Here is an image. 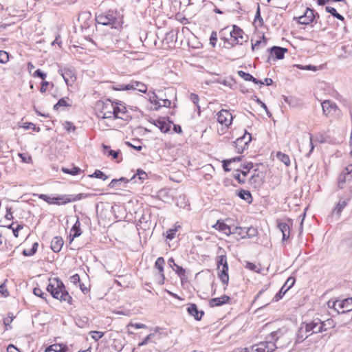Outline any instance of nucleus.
Here are the masks:
<instances>
[{"mask_svg": "<svg viewBox=\"0 0 352 352\" xmlns=\"http://www.w3.org/2000/svg\"><path fill=\"white\" fill-rule=\"evenodd\" d=\"M53 281L54 283L48 284L47 291L53 298L72 304V298L66 290L63 283L58 278H54Z\"/></svg>", "mask_w": 352, "mask_h": 352, "instance_id": "f257e3e1", "label": "nucleus"}, {"mask_svg": "<svg viewBox=\"0 0 352 352\" xmlns=\"http://www.w3.org/2000/svg\"><path fill=\"white\" fill-rule=\"evenodd\" d=\"M228 28H223L220 31L221 38L224 41L225 43L231 45V47L235 45H242L243 42H247L248 36L245 34L243 30L236 25L232 26V30L229 32L230 36V40L223 36V34H226V31Z\"/></svg>", "mask_w": 352, "mask_h": 352, "instance_id": "f03ea898", "label": "nucleus"}, {"mask_svg": "<svg viewBox=\"0 0 352 352\" xmlns=\"http://www.w3.org/2000/svg\"><path fill=\"white\" fill-rule=\"evenodd\" d=\"M282 336L283 333L280 329L273 331L267 337L268 341L261 342L257 344H254L250 350L253 352H272L277 348L274 342Z\"/></svg>", "mask_w": 352, "mask_h": 352, "instance_id": "7ed1b4c3", "label": "nucleus"}, {"mask_svg": "<svg viewBox=\"0 0 352 352\" xmlns=\"http://www.w3.org/2000/svg\"><path fill=\"white\" fill-rule=\"evenodd\" d=\"M96 109L99 111L98 116L102 119L113 118L115 113V104L110 100L98 101L96 104Z\"/></svg>", "mask_w": 352, "mask_h": 352, "instance_id": "20e7f679", "label": "nucleus"}, {"mask_svg": "<svg viewBox=\"0 0 352 352\" xmlns=\"http://www.w3.org/2000/svg\"><path fill=\"white\" fill-rule=\"evenodd\" d=\"M322 109L323 114L327 117H336L340 118L342 116L341 110L338 108L337 104L329 100H324L322 103Z\"/></svg>", "mask_w": 352, "mask_h": 352, "instance_id": "39448f33", "label": "nucleus"}, {"mask_svg": "<svg viewBox=\"0 0 352 352\" xmlns=\"http://www.w3.org/2000/svg\"><path fill=\"white\" fill-rule=\"evenodd\" d=\"M91 197V194L79 193L77 195H62L54 197V204L60 205Z\"/></svg>", "mask_w": 352, "mask_h": 352, "instance_id": "423d86ee", "label": "nucleus"}, {"mask_svg": "<svg viewBox=\"0 0 352 352\" xmlns=\"http://www.w3.org/2000/svg\"><path fill=\"white\" fill-rule=\"evenodd\" d=\"M96 21L97 23L102 25H111L117 21L116 13L113 10H109L106 12L99 14L96 16Z\"/></svg>", "mask_w": 352, "mask_h": 352, "instance_id": "0eeeda50", "label": "nucleus"}, {"mask_svg": "<svg viewBox=\"0 0 352 352\" xmlns=\"http://www.w3.org/2000/svg\"><path fill=\"white\" fill-rule=\"evenodd\" d=\"M252 140V135L247 131H245V134L237 138L233 144L236 149L238 153H242L246 148H248V144Z\"/></svg>", "mask_w": 352, "mask_h": 352, "instance_id": "6e6552de", "label": "nucleus"}, {"mask_svg": "<svg viewBox=\"0 0 352 352\" xmlns=\"http://www.w3.org/2000/svg\"><path fill=\"white\" fill-rule=\"evenodd\" d=\"M319 18V14L314 10L307 8L305 14L298 17V23L303 25H309L315 19Z\"/></svg>", "mask_w": 352, "mask_h": 352, "instance_id": "1a4fd4ad", "label": "nucleus"}, {"mask_svg": "<svg viewBox=\"0 0 352 352\" xmlns=\"http://www.w3.org/2000/svg\"><path fill=\"white\" fill-rule=\"evenodd\" d=\"M336 311L338 314H345L352 311V296L342 300H338Z\"/></svg>", "mask_w": 352, "mask_h": 352, "instance_id": "9d476101", "label": "nucleus"}, {"mask_svg": "<svg viewBox=\"0 0 352 352\" xmlns=\"http://www.w3.org/2000/svg\"><path fill=\"white\" fill-rule=\"evenodd\" d=\"M58 73L63 76L67 86H72L76 81V76L72 69H60Z\"/></svg>", "mask_w": 352, "mask_h": 352, "instance_id": "9b49d317", "label": "nucleus"}, {"mask_svg": "<svg viewBox=\"0 0 352 352\" xmlns=\"http://www.w3.org/2000/svg\"><path fill=\"white\" fill-rule=\"evenodd\" d=\"M233 116L230 111L221 109L217 113V121L221 124L228 126L231 124Z\"/></svg>", "mask_w": 352, "mask_h": 352, "instance_id": "f8f14e48", "label": "nucleus"}, {"mask_svg": "<svg viewBox=\"0 0 352 352\" xmlns=\"http://www.w3.org/2000/svg\"><path fill=\"white\" fill-rule=\"evenodd\" d=\"M294 283L295 278L294 277L291 276L288 278L284 285L280 288L279 292L274 296L272 300L274 302H277L280 298H282L285 294L294 285Z\"/></svg>", "mask_w": 352, "mask_h": 352, "instance_id": "ddd939ff", "label": "nucleus"}, {"mask_svg": "<svg viewBox=\"0 0 352 352\" xmlns=\"http://www.w3.org/2000/svg\"><path fill=\"white\" fill-rule=\"evenodd\" d=\"M155 126L158 127L162 133H167L170 131V124L172 122L167 120L166 118H160L156 120L151 122Z\"/></svg>", "mask_w": 352, "mask_h": 352, "instance_id": "4468645a", "label": "nucleus"}, {"mask_svg": "<svg viewBox=\"0 0 352 352\" xmlns=\"http://www.w3.org/2000/svg\"><path fill=\"white\" fill-rule=\"evenodd\" d=\"M127 113L126 107L121 102H116L115 104V113H113V119L125 120V115Z\"/></svg>", "mask_w": 352, "mask_h": 352, "instance_id": "2eb2a0df", "label": "nucleus"}, {"mask_svg": "<svg viewBox=\"0 0 352 352\" xmlns=\"http://www.w3.org/2000/svg\"><path fill=\"white\" fill-rule=\"evenodd\" d=\"M188 313L192 316L196 320H200L204 314L203 311H199L195 304H190L187 308Z\"/></svg>", "mask_w": 352, "mask_h": 352, "instance_id": "dca6fc26", "label": "nucleus"}, {"mask_svg": "<svg viewBox=\"0 0 352 352\" xmlns=\"http://www.w3.org/2000/svg\"><path fill=\"white\" fill-rule=\"evenodd\" d=\"M272 55H274L276 59H283L285 56V54L287 52V49L285 47L273 46L268 50Z\"/></svg>", "mask_w": 352, "mask_h": 352, "instance_id": "f3484780", "label": "nucleus"}, {"mask_svg": "<svg viewBox=\"0 0 352 352\" xmlns=\"http://www.w3.org/2000/svg\"><path fill=\"white\" fill-rule=\"evenodd\" d=\"M230 300V298L227 295H223L219 298H212L209 301V305L210 307H217V306H221L224 304L228 303Z\"/></svg>", "mask_w": 352, "mask_h": 352, "instance_id": "a211bd4d", "label": "nucleus"}, {"mask_svg": "<svg viewBox=\"0 0 352 352\" xmlns=\"http://www.w3.org/2000/svg\"><path fill=\"white\" fill-rule=\"evenodd\" d=\"M168 263L169 265V266L175 272V273L180 277L181 279L183 278V277L185 276V273H186V271L185 270L177 265L175 263V261L173 258H170L168 260Z\"/></svg>", "mask_w": 352, "mask_h": 352, "instance_id": "6ab92c4d", "label": "nucleus"}, {"mask_svg": "<svg viewBox=\"0 0 352 352\" xmlns=\"http://www.w3.org/2000/svg\"><path fill=\"white\" fill-rule=\"evenodd\" d=\"M213 228H215L216 230L222 232L223 234L226 235L231 234L232 228L230 226L226 224L221 220H218L216 224L213 226Z\"/></svg>", "mask_w": 352, "mask_h": 352, "instance_id": "aec40b11", "label": "nucleus"}, {"mask_svg": "<svg viewBox=\"0 0 352 352\" xmlns=\"http://www.w3.org/2000/svg\"><path fill=\"white\" fill-rule=\"evenodd\" d=\"M82 234V231L80 229V223L79 219L78 218L74 225L71 229L70 231V243L74 240V238L78 237Z\"/></svg>", "mask_w": 352, "mask_h": 352, "instance_id": "412c9836", "label": "nucleus"}, {"mask_svg": "<svg viewBox=\"0 0 352 352\" xmlns=\"http://www.w3.org/2000/svg\"><path fill=\"white\" fill-rule=\"evenodd\" d=\"M63 243L64 242L62 237L55 236L51 241V249L54 252H59L63 248Z\"/></svg>", "mask_w": 352, "mask_h": 352, "instance_id": "4be33fe9", "label": "nucleus"}, {"mask_svg": "<svg viewBox=\"0 0 352 352\" xmlns=\"http://www.w3.org/2000/svg\"><path fill=\"white\" fill-rule=\"evenodd\" d=\"M228 265L226 264L224 266H222V269L219 270V278L223 283V284L227 285L229 281V276H228Z\"/></svg>", "mask_w": 352, "mask_h": 352, "instance_id": "5701e85b", "label": "nucleus"}, {"mask_svg": "<svg viewBox=\"0 0 352 352\" xmlns=\"http://www.w3.org/2000/svg\"><path fill=\"white\" fill-rule=\"evenodd\" d=\"M278 228L283 233V241L288 239L290 234V228L289 224L285 222H280L278 223Z\"/></svg>", "mask_w": 352, "mask_h": 352, "instance_id": "b1692460", "label": "nucleus"}, {"mask_svg": "<svg viewBox=\"0 0 352 352\" xmlns=\"http://www.w3.org/2000/svg\"><path fill=\"white\" fill-rule=\"evenodd\" d=\"M238 74L240 77L243 78L246 81H252L255 84H260L263 85L264 82H262V80H257L254 77H253L250 74L246 73L243 71H239Z\"/></svg>", "mask_w": 352, "mask_h": 352, "instance_id": "393cba45", "label": "nucleus"}, {"mask_svg": "<svg viewBox=\"0 0 352 352\" xmlns=\"http://www.w3.org/2000/svg\"><path fill=\"white\" fill-rule=\"evenodd\" d=\"M130 85H133L131 90H138V91L144 94L147 91V86L142 82L131 80L130 82Z\"/></svg>", "mask_w": 352, "mask_h": 352, "instance_id": "a878e982", "label": "nucleus"}, {"mask_svg": "<svg viewBox=\"0 0 352 352\" xmlns=\"http://www.w3.org/2000/svg\"><path fill=\"white\" fill-rule=\"evenodd\" d=\"M231 234H235L236 235V240H239L241 239H245L246 234H245V228H241V227H234L232 228Z\"/></svg>", "mask_w": 352, "mask_h": 352, "instance_id": "bb28decb", "label": "nucleus"}, {"mask_svg": "<svg viewBox=\"0 0 352 352\" xmlns=\"http://www.w3.org/2000/svg\"><path fill=\"white\" fill-rule=\"evenodd\" d=\"M348 204V200L340 199L333 209V212L340 216L343 209L346 207Z\"/></svg>", "mask_w": 352, "mask_h": 352, "instance_id": "cd10ccee", "label": "nucleus"}, {"mask_svg": "<svg viewBox=\"0 0 352 352\" xmlns=\"http://www.w3.org/2000/svg\"><path fill=\"white\" fill-rule=\"evenodd\" d=\"M237 195L241 199L245 200L248 204H251L252 202V197L249 190H241Z\"/></svg>", "mask_w": 352, "mask_h": 352, "instance_id": "c85d7f7f", "label": "nucleus"}, {"mask_svg": "<svg viewBox=\"0 0 352 352\" xmlns=\"http://www.w3.org/2000/svg\"><path fill=\"white\" fill-rule=\"evenodd\" d=\"M312 326V333H318L322 332V325H321V320L316 318L311 321Z\"/></svg>", "mask_w": 352, "mask_h": 352, "instance_id": "c756f323", "label": "nucleus"}, {"mask_svg": "<svg viewBox=\"0 0 352 352\" xmlns=\"http://www.w3.org/2000/svg\"><path fill=\"white\" fill-rule=\"evenodd\" d=\"M147 178V174L142 170H138L136 175H134L131 180H134V182H138V179L140 183H142Z\"/></svg>", "mask_w": 352, "mask_h": 352, "instance_id": "7c9ffc66", "label": "nucleus"}, {"mask_svg": "<svg viewBox=\"0 0 352 352\" xmlns=\"http://www.w3.org/2000/svg\"><path fill=\"white\" fill-rule=\"evenodd\" d=\"M165 264V261L163 257H158L155 263V267L158 270L161 276H163L164 274V265Z\"/></svg>", "mask_w": 352, "mask_h": 352, "instance_id": "2f4dec72", "label": "nucleus"}, {"mask_svg": "<svg viewBox=\"0 0 352 352\" xmlns=\"http://www.w3.org/2000/svg\"><path fill=\"white\" fill-rule=\"evenodd\" d=\"M321 325H322V331H326L329 329H331L336 326V322L333 320L329 318L326 320L325 321H321Z\"/></svg>", "mask_w": 352, "mask_h": 352, "instance_id": "473e14b6", "label": "nucleus"}, {"mask_svg": "<svg viewBox=\"0 0 352 352\" xmlns=\"http://www.w3.org/2000/svg\"><path fill=\"white\" fill-rule=\"evenodd\" d=\"M148 219L149 217L143 214L139 219L138 226L143 230L148 229L149 228Z\"/></svg>", "mask_w": 352, "mask_h": 352, "instance_id": "72a5a7b5", "label": "nucleus"}, {"mask_svg": "<svg viewBox=\"0 0 352 352\" xmlns=\"http://www.w3.org/2000/svg\"><path fill=\"white\" fill-rule=\"evenodd\" d=\"M325 10L327 12L330 13L332 16H333L335 18L338 19V20H340L342 21L344 20V16L342 15H341L340 14H339L334 8L331 7V6H327L325 8Z\"/></svg>", "mask_w": 352, "mask_h": 352, "instance_id": "f704fd0d", "label": "nucleus"}, {"mask_svg": "<svg viewBox=\"0 0 352 352\" xmlns=\"http://www.w3.org/2000/svg\"><path fill=\"white\" fill-rule=\"evenodd\" d=\"M62 171L65 173L69 174L72 175H78L81 172V169L76 166H72V168H63Z\"/></svg>", "mask_w": 352, "mask_h": 352, "instance_id": "c9c22d12", "label": "nucleus"}, {"mask_svg": "<svg viewBox=\"0 0 352 352\" xmlns=\"http://www.w3.org/2000/svg\"><path fill=\"white\" fill-rule=\"evenodd\" d=\"M276 157L283 164H285L287 166H289L290 165V159L289 155H287V154L283 153L281 152H278L276 154Z\"/></svg>", "mask_w": 352, "mask_h": 352, "instance_id": "e433bc0d", "label": "nucleus"}, {"mask_svg": "<svg viewBox=\"0 0 352 352\" xmlns=\"http://www.w3.org/2000/svg\"><path fill=\"white\" fill-rule=\"evenodd\" d=\"M252 41V50L254 51L257 47L258 46H265L267 45V38H265V35L263 34L262 36V40H257L254 43H252L253 39L251 40Z\"/></svg>", "mask_w": 352, "mask_h": 352, "instance_id": "4c0bfd02", "label": "nucleus"}, {"mask_svg": "<svg viewBox=\"0 0 352 352\" xmlns=\"http://www.w3.org/2000/svg\"><path fill=\"white\" fill-rule=\"evenodd\" d=\"M309 337V335L307 333H305V331H301V328L299 327L297 334H296V343H300L303 342L306 338Z\"/></svg>", "mask_w": 352, "mask_h": 352, "instance_id": "58836bf2", "label": "nucleus"}, {"mask_svg": "<svg viewBox=\"0 0 352 352\" xmlns=\"http://www.w3.org/2000/svg\"><path fill=\"white\" fill-rule=\"evenodd\" d=\"M67 98H60L58 101V102L54 105V109L58 110L60 107H71V104L67 103Z\"/></svg>", "mask_w": 352, "mask_h": 352, "instance_id": "ea45409f", "label": "nucleus"}, {"mask_svg": "<svg viewBox=\"0 0 352 352\" xmlns=\"http://www.w3.org/2000/svg\"><path fill=\"white\" fill-rule=\"evenodd\" d=\"M301 328V331H305V333H307V335L311 336L314 333H312V326H311V322H309V323H305V322H302L301 324H300V327Z\"/></svg>", "mask_w": 352, "mask_h": 352, "instance_id": "a19ab883", "label": "nucleus"}, {"mask_svg": "<svg viewBox=\"0 0 352 352\" xmlns=\"http://www.w3.org/2000/svg\"><path fill=\"white\" fill-rule=\"evenodd\" d=\"M135 327L136 329H146L147 328L146 325L142 323H132L130 322L127 326V331L129 334H133V332L131 331V328Z\"/></svg>", "mask_w": 352, "mask_h": 352, "instance_id": "79ce46f5", "label": "nucleus"}, {"mask_svg": "<svg viewBox=\"0 0 352 352\" xmlns=\"http://www.w3.org/2000/svg\"><path fill=\"white\" fill-rule=\"evenodd\" d=\"M351 178L348 177L346 175L341 173L338 177V184L340 189L344 188V185L346 181L351 180Z\"/></svg>", "mask_w": 352, "mask_h": 352, "instance_id": "37998d69", "label": "nucleus"}, {"mask_svg": "<svg viewBox=\"0 0 352 352\" xmlns=\"http://www.w3.org/2000/svg\"><path fill=\"white\" fill-rule=\"evenodd\" d=\"M257 229L254 227L245 228L246 238L251 239L257 234Z\"/></svg>", "mask_w": 352, "mask_h": 352, "instance_id": "c03bdc74", "label": "nucleus"}, {"mask_svg": "<svg viewBox=\"0 0 352 352\" xmlns=\"http://www.w3.org/2000/svg\"><path fill=\"white\" fill-rule=\"evenodd\" d=\"M242 167L243 170H241V174L243 175V177H245L250 172V170L253 168V163L247 162L246 164H243Z\"/></svg>", "mask_w": 352, "mask_h": 352, "instance_id": "a18cd8bd", "label": "nucleus"}, {"mask_svg": "<svg viewBox=\"0 0 352 352\" xmlns=\"http://www.w3.org/2000/svg\"><path fill=\"white\" fill-rule=\"evenodd\" d=\"M89 177L101 179L104 181L108 178V177L103 172H102L100 170H96L95 172L92 175H89Z\"/></svg>", "mask_w": 352, "mask_h": 352, "instance_id": "49530a36", "label": "nucleus"}, {"mask_svg": "<svg viewBox=\"0 0 352 352\" xmlns=\"http://www.w3.org/2000/svg\"><path fill=\"white\" fill-rule=\"evenodd\" d=\"M227 263V258L226 254H221L217 256V267L220 268V266H224Z\"/></svg>", "mask_w": 352, "mask_h": 352, "instance_id": "de8ad7c7", "label": "nucleus"}, {"mask_svg": "<svg viewBox=\"0 0 352 352\" xmlns=\"http://www.w3.org/2000/svg\"><path fill=\"white\" fill-rule=\"evenodd\" d=\"M33 292L35 296L41 297L46 300V296H47V294H45L41 288L35 287Z\"/></svg>", "mask_w": 352, "mask_h": 352, "instance_id": "09e8293b", "label": "nucleus"}, {"mask_svg": "<svg viewBox=\"0 0 352 352\" xmlns=\"http://www.w3.org/2000/svg\"><path fill=\"white\" fill-rule=\"evenodd\" d=\"M9 60V54L3 50H0V63L5 64Z\"/></svg>", "mask_w": 352, "mask_h": 352, "instance_id": "8fccbe9b", "label": "nucleus"}, {"mask_svg": "<svg viewBox=\"0 0 352 352\" xmlns=\"http://www.w3.org/2000/svg\"><path fill=\"white\" fill-rule=\"evenodd\" d=\"M133 88V85H130V83L127 85H118L116 87H113V89L117 91H124V90H131Z\"/></svg>", "mask_w": 352, "mask_h": 352, "instance_id": "3c124183", "label": "nucleus"}, {"mask_svg": "<svg viewBox=\"0 0 352 352\" xmlns=\"http://www.w3.org/2000/svg\"><path fill=\"white\" fill-rule=\"evenodd\" d=\"M7 280H6L1 285H0V294L3 296L4 297H8L9 296V292L7 289V287L6 285V282Z\"/></svg>", "mask_w": 352, "mask_h": 352, "instance_id": "603ef678", "label": "nucleus"}, {"mask_svg": "<svg viewBox=\"0 0 352 352\" xmlns=\"http://www.w3.org/2000/svg\"><path fill=\"white\" fill-rule=\"evenodd\" d=\"M190 100L197 106L198 111H200V107L199 105V98L196 94H191L190 96Z\"/></svg>", "mask_w": 352, "mask_h": 352, "instance_id": "864d4df0", "label": "nucleus"}, {"mask_svg": "<svg viewBox=\"0 0 352 352\" xmlns=\"http://www.w3.org/2000/svg\"><path fill=\"white\" fill-rule=\"evenodd\" d=\"M91 338L95 340H98L99 339H100L101 338L103 337L104 336V333L102 332V331H91Z\"/></svg>", "mask_w": 352, "mask_h": 352, "instance_id": "5fc2aeb1", "label": "nucleus"}, {"mask_svg": "<svg viewBox=\"0 0 352 352\" xmlns=\"http://www.w3.org/2000/svg\"><path fill=\"white\" fill-rule=\"evenodd\" d=\"M245 267L256 272H259L260 270L258 266L251 262H247Z\"/></svg>", "mask_w": 352, "mask_h": 352, "instance_id": "6e6d98bb", "label": "nucleus"}, {"mask_svg": "<svg viewBox=\"0 0 352 352\" xmlns=\"http://www.w3.org/2000/svg\"><path fill=\"white\" fill-rule=\"evenodd\" d=\"M217 41V34L216 32L213 31V32H212L210 37V44L212 47H215Z\"/></svg>", "mask_w": 352, "mask_h": 352, "instance_id": "4d7b16f0", "label": "nucleus"}, {"mask_svg": "<svg viewBox=\"0 0 352 352\" xmlns=\"http://www.w3.org/2000/svg\"><path fill=\"white\" fill-rule=\"evenodd\" d=\"M23 127L25 129H32L34 131L38 132L40 131V129L38 127L36 128L35 124L32 122H25Z\"/></svg>", "mask_w": 352, "mask_h": 352, "instance_id": "13d9d810", "label": "nucleus"}, {"mask_svg": "<svg viewBox=\"0 0 352 352\" xmlns=\"http://www.w3.org/2000/svg\"><path fill=\"white\" fill-rule=\"evenodd\" d=\"M64 127L69 132L74 131L76 129V126H74V124L71 122H68V121L65 122Z\"/></svg>", "mask_w": 352, "mask_h": 352, "instance_id": "bf43d9fd", "label": "nucleus"}, {"mask_svg": "<svg viewBox=\"0 0 352 352\" xmlns=\"http://www.w3.org/2000/svg\"><path fill=\"white\" fill-rule=\"evenodd\" d=\"M257 20L259 22V25H261L263 23V20L261 16L259 6L257 8V11L255 14L254 23H257Z\"/></svg>", "mask_w": 352, "mask_h": 352, "instance_id": "052dcab7", "label": "nucleus"}, {"mask_svg": "<svg viewBox=\"0 0 352 352\" xmlns=\"http://www.w3.org/2000/svg\"><path fill=\"white\" fill-rule=\"evenodd\" d=\"M342 173L346 175L348 177L351 178L352 177V175H351V173H352V164L348 165L345 168V169L342 171Z\"/></svg>", "mask_w": 352, "mask_h": 352, "instance_id": "680f3d73", "label": "nucleus"}, {"mask_svg": "<svg viewBox=\"0 0 352 352\" xmlns=\"http://www.w3.org/2000/svg\"><path fill=\"white\" fill-rule=\"evenodd\" d=\"M13 318H14L13 316H8L3 319V323H4L5 326L6 327L7 329L12 328V327L10 324L12 322Z\"/></svg>", "mask_w": 352, "mask_h": 352, "instance_id": "e2e57ef3", "label": "nucleus"}, {"mask_svg": "<svg viewBox=\"0 0 352 352\" xmlns=\"http://www.w3.org/2000/svg\"><path fill=\"white\" fill-rule=\"evenodd\" d=\"M296 66H297L298 68L301 69H305V70L316 71V69H317L315 66H313V65H305V66L300 65H297Z\"/></svg>", "mask_w": 352, "mask_h": 352, "instance_id": "0e129e2a", "label": "nucleus"}, {"mask_svg": "<svg viewBox=\"0 0 352 352\" xmlns=\"http://www.w3.org/2000/svg\"><path fill=\"white\" fill-rule=\"evenodd\" d=\"M34 76L39 77L44 80L46 78V74L43 73L41 69H38L33 74Z\"/></svg>", "mask_w": 352, "mask_h": 352, "instance_id": "69168bd1", "label": "nucleus"}, {"mask_svg": "<svg viewBox=\"0 0 352 352\" xmlns=\"http://www.w3.org/2000/svg\"><path fill=\"white\" fill-rule=\"evenodd\" d=\"M175 234H176V230H175V229H170V230H168L166 239H169V240H172L173 239L175 238Z\"/></svg>", "mask_w": 352, "mask_h": 352, "instance_id": "338daca9", "label": "nucleus"}, {"mask_svg": "<svg viewBox=\"0 0 352 352\" xmlns=\"http://www.w3.org/2000/svg\"><path fill=\"white\" fill-rule=\"evenodd\" d=\"M7 352H21L18 348L13 344H9L7 347Z\"/></svg>", "mask_w": 352, "mask_h": 352, "instance_id": "774afa93", "label": "nucleus"}]
</instances>
